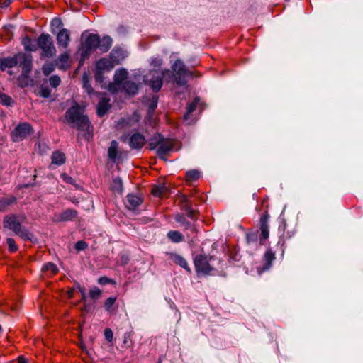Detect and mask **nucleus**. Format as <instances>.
<instances>
[{
    "mask_svg": "<svg viewBox=\"0 0 363 363\" xmlns=\"http://www.w3.org/2000/svg\"><path fill=\"white\" fill-rule=\"evenodd\" d=\"M158 363H161V360H160V359L159 360V362H158Z\"/></svg>",
    "mask_w": 363,
    "mask_h": 363,
    "instance_id": "59",
    "label": "nucleus"
},
{
    "mask_svg": "<svg viewBox=\"0 0 363 363\" xmlns=\"http://www.w3.org/2000/svg\"><path fill=\"white\" fill-rule=\"evenodd\" d=\"M143 202V199L140 196L129 194L126 196L125 205L129 210L134 211L140 206Z\"/></svg>",
    "mask_w": 363,
    "mask_h": 363,
    "instance_id": "17",
    "label": "nucleus"
},
{
    "mask_svg": "<svg viewBox=\"0 0 363 363\" xmlns=\"http://www.w3.org/2000/svg\"><path fill=\"white\" fill-rule=\"evenodd\" d=\"M182 201H183V202H187V199H186V197H184V198L182 199Z\"/></svg>",
    "mask_w": 363,
    "mask_h": 363,
    "instance_id": "58",
    "label": "nucleus"
},
{
    "mask_svg": "<svg viewBox=\"0 0 363 363\" xmlns=\"http://www.w3.org/2000/svg\"><path fill=\"white\" fill-rule=\"evenodd\" d=\"M39 95L43 98H48L50 95V90L48 88H41Z\"/></svg>",
    "mask_w": 363,
    "mask_h": 363,
    "instance_id": "47",
    "label": "nucleus"
},
{
    "mask_svg": "<svg viewBox=\"0 0 363 363\" xmlns=\"http://www.w3.org/2000/svg\"><path fill=\"white\" fill-rule=\"evenodd\" d=\"M269 216L267 212H265L259 218V242L261 245H264L269 236Z\"/></svg>",
    "mask_w": 363,
    "mask_h": 363,
    "instance_id": "13",
    "label": "nucleus"
},
{
    "mask_svg": "<svg viewBox=\"0 0 363 363\" xmlns=\"http://www.w3.org/2000/svg\"><path fill=\"white\" fill-rule=\"evenodd\" d=\"M84 109L78 104L74 103L65 114L66 122L71 126L76 128L83 133L85 138H89L93 128L87 116L84 114Z\"/></svg>",
    "mask_w": 363,
    "mask_h": 363,
    "instance_id": "1",
    "label": "nucleus"
},
{
    "mask_svg": "<svg viewBox=\"0 0 363 363\" xmlns=\"http://www.w3.org/2000/svg\"><path fill=\"white\" fill-rule=\"evenodd\" d=\"M70 42V32L66 29H61L57 35V43L59 47L67 48Z\"/></svg>",
    "mask_w": 363,
    "mask_h": 363,
    "instance_id": "18",
    "label": "nucleus"
},
{
    "mask_svg": "<svg viewBox=\"0 0 363 363\" xmlns=\"http://www.w3.org/2000/svg\"><path fill=\"white\" fill-rule=\"evenodd\" d=\"M104 336L108 342H111L113 337V333L110 328H106L104 330Z\"/></svg>",
    "mask_w": 363,
    "mask_h": 363,
    "instance_id": "46",
    "label": "nucleus"
},
{
    "mask_svg": "<svg viewBox=\"0 0 363 363\" xmlns=\"http://www.w3.org/2000/svg\"><path fill=\"white\" fill-rule=\"evenodd\" d=\"M167 259L172 262L174 264L180 266L184 269L187 272H191V268L188 264L186 259L181 255L175 252H166Z\"/></svg>",
    "mask_w": 363,
    "mask_h": 363,
    "instance_id": "15",
    "label": "nucleus"
},
{
    "mask_svg": "<svg viewBox=\"0 0 363 363\" xmlns=\"http://www.w3.org/2000/svg\"><path fill=\"white\" fill-rule=\"evenodd\" d=\"M200 172L196 169L187 171L186 173V179L187 182H195L198 180L200 178Z\"/></svg>",
    "mask_w": 363,
    "mask_h": 363,
    "instance_id": "31",
    "label": "nucleus"
},
{
    "mask_svg": "<svg viewBox=\"0 0 363 363\" xmlns=\"http://www.w3.org/2000/svg\"><path fill=\"white\" fill-rule=\"evenodd\" d=\"M6 243L9 246V250L10 252H13L18 250V245H16L13 238H8L6 240Z\"/></svg>",
    "mask_w": 363,
    "mask_h": 363,
    "instance_id": "40",
    "label": "nucleus"
},
{
    "mask_svg": "<svg viewBox=\"0 0 363 363\" xmlns=\"http://www.w3.org/2000/svg\"><path fill=\"white\" fill-rule=\"evenodd\" d=\"M11 0H0V7H7L11 4Z\"/></svg>",
    "mask_w": 363,
    "mask_h": 363,
    "instance_id": "50",
    "label": "nucleus"
},
{
    "mask_svg": "<svg viewBox=\"0 0 363 363\" xmlns=\"http://www.w3.org/2000/svg\"><path fill=\"white\" fill-rule=\"evenodd\" d=\"M78 212L76 210L68 208L62 212L59 216V220L68 221L77 218Z\"/></svg>",
    "mask_w": 363,
    "mask_h": 363,
    "instance_id": "25",
    "label": "nucleus"
},
{
    "mask_svg": "<svg viewBox=\"0 0 363 363\" xmlns=\"http://www.w3.org/2000/svg\"><path fill=\"white\" fill-rule=\"evenodd\" d=\"M127 94L135 95L138 92L139 86L135 82L128 80L125 81L121 87Z\"/></svg>",
    "mask_w": 363,
    "mask_h": 363,
    "instance_id": "21",
    "label": "nucleus"
},
{
    "mask_svg": "<svg viewBox=\"0 0 363 363\" xmlns=\"http://www.w3.org/2000/svg\"><path fill=\"white\" fill-rule=\"evenodd\" d=\"M145 143V138L140 133H135L130 138V146L132 148L140 149Z\"/></svg>",
    "mask_w": 363,
    "mask_h": 363,
    "instance_id": "22",
    "label": "nucleus"
},
{
    "mask_svg": "<svg viewBox=\"0 0 363 363\" xmlns=\"http://www.w3.org/2000/svg\"><path fill=\"white\" fill-rule=\"evenodd\" d=\"M99 43V36L96 34H89L82 45V57L85 58L89 56L91 52L98 48Z\"/></svg>",
    "mask_w": 363,
    "mask_h": 363,
    "instance_id": "11",
    "label": "nucleus"
},
{
    "mask_svg": "<svg viewBox=\"0 0 363 363\" xmlns=\"http://www.w3.org/2000/svg\"><path fill=\"white\" fill-rule=\"evenodd\" d=\"M174 141L172 139H166L159 136V139L156 141H151L149 144L150 149H156L157 155L165 160L166 156L168 153L174 149Z\"/></svg>",
    "mask_w": 363,
    "mask_h": 363,
    "instance_id": "7",
    "label": "nucleus"
},
{
    "mask_svg": "<svg viewBox=\"0 0 363 363\" xmlns=\"http://www.w3.org/2000/svg\"><path fill=\"white\" fill-rule=\"evenodd\" d=\"M55 23L61 24V22H60V20H58V19H54V20L52 21V24H55Z\"/></svg>",
    "mask_w": 363,
    "mask_h": 363,
    "instance_id": "55",
    "label": "nucleus"
},
{
    "mask_svg": "<svg viewBox=\"0 0 363 363\" xmlns=\"http://www.w3.org/2000/svg\"><path fill=\"white\" fill-rule=\"evenodd\" d=\"M175 220L177 222H179V223H183L184 221H186L185 218H184L183 216H181L179 214H177L176 216H175Z\"/></svg>",
    "mask_w": 363,
    "mask_h": 363,
    "instance_id": "51",
    "label": "nucleus"
},
{
    "mask_svg": "<svg viewBox=\"0 0 363 363\" xmlns=\"http://www.w3.org/2000/svg\"><path fill=\"white\" fill-rule=\"evenodd\" d=\"M26 219V216L22 215L13 214L6 216L4 218V226L12 230L23 240H31L33 237L32 233L22 226V223Z\"/></svg>",
    "mask_w": 363,
    "mask_h": 363,
    "instance_id": "3",
    "label": "nucleus"
},
{
    "mask_svg": "<svg viewBox=\"0 0 363 363\" xmlns=\"http://www.w3.org/2000/svg\"><path fill=\"white\" fill-rule=\"evenodd\" d=\"M33 133L31 125L27 123L19 124L11 133L13 142H19L23 140L27 136Z\"/></svg>",
    "mask_w": 363,
    "mask_h": 363,
    "instance_id": "12",
    "label": "nucleus"
},
{
    "mask_svg": "<svg viewBox=\"0 0 363 363\" xmlns=\"http://www.w3.org/2000/svg\"><path fill=\"white\" fill-rule=\"evenodd\" d=\"M111 45L112 39L109 36H105L102 39L99 38L98 48L101 52H106L111 48Z\"/></svg>",
    "mask_w": 363,
    "mask_h": 363,
    "instance_id": "26",
    "label": "nucleus"
},
{
    "mask_svg": "<svg viewBox=\"0 0 363 363\" xmlns=\"http://www.w3.org/2000/svg\"><path fill=\"white\" fill-rule=\"evenodd\" d=\"M275 258V253L271 249H268L263 257V260L264 262L263 266L257 268L258 274H261L262 272L268 270L272 267V262Z\"/></svg>",
    "mask_w": 363,
    "mask_h": 363,
    "instance_id": "16",
    "label": "nucleus"
},
{
    "mask_svg": "<svg viewBox=\"0 0 363 363\" xmlns=\"http://www.w3.org/2000/svg\"><path fill=\"white\" fill-rule=\"evenodd\" d=\"M83 88L89 95L94 93V89L91 87L89 79L85 77L83 78Z\"/></svg>",
    "mask_w": 363,
    "mask_h": 363,
    "instance_id": "38",
    "label": "nucleus"
},
{
    "mask_svg": "<svg viewBox=\"0 0 363 363\" xmlns=\"http://www.w3.org/2000/svg\"><path fill=\"white\" fill-rule=\"evenodd\" d=\"M169 191L167 186L163 184H159L157 185H154L151 190V194L154 196L157 197H163L165 196Z\"/></svg>",
    "mask_w": 363,
    "mask_h": 363,
    "instance_id": "24",
    "label": "nucleus"
},
{
    "mask_svg": "<svg viewBox=\"0 0 363 363\" xmlns=\"http://www.w3.org/2000/svg\"><path fill=\"white\" fill-rule=\"evenodd\" d=\"M172 69L173 71L172 74V82L179 86H184L186 84V77L192 76V73L186 69L184 62L179 59L174 62Z\"/></svg>",
    "mask_w": 363,
    "mask_h": 363,
    "instance_id": "5",
    "label": "nucleus"
},
{
    "mask_svg": "<svg viewBox=\"0 0 363 363\" xmlns=\"http://www.w3.org/2000/svg\"><path fill=\"white\" fill-rule=\"evenodd\" d=\"M99 97V101L97 105V114L99 116H104L107 111L111 108V105L110 104V99L107 96L105 93L96 94Z\"/></svg>",
    "mask_w": 363,
    "mask_h": 363,
    "instance_id": "14",
    "label": "nucleus"
},
{
    "mask_svg": "<svg viewBox=\"0 0 363 363\" xmlns=\"http://www.w3.org/2000/svg\"><path fill=\"white\" fill-rule=\"evenodd\" d=\"M49 83L52 88H57L61 83V79L57 75L51 76L49 78Z\"/></svg>",
    "mask_w": 363,
    "mask_h": 363,
    "instance_id": "37",
    "label": "nucleus"
},
{
    "mask_svg": "<svg viewBox=\"0 0 363 363\" xmlns=\"http://www.w3.org/2000/svg\"><path fill=\"white\" fill-rule=\"evenodd\" d=\"M71 60L68 52L61 54L56 60V65L60 69L65 70L70 67Z\"/></svg>",
    "mask_w": 363,
    "mask_h": 363,
    "instance_id": "20",
    "label": "nucleus"
},
{
    "mask_svg": "<svg viewBox=\"0 0 363 363\" xmlns=\"http://www.w3.org/2000/svg\"><path fill=\"white\" fill-rule=\"evenodd\" d=\"M116 298L115 297H112V296L108 297L106 300L105 303H104L106 310H107L108 311H111L112 308L116 302Z\"/></svg>",
    "mask_w": 363,
    "mask_h": 363,
    "instance_id": "39",
    "label": "nucleus"
},
{
    "mask_svg": "<svg viewBox=\"0 0 363 363\" xmlns=\"http://www.w3.org/2000/svg\"><path fill=\"white\" fill-rule=\"evenodd\" d=\"M111 187V190L114 193L121 194L123 192V182H122V180L121 179V178L116 177V178L113 179L112 181Z\"/></svg>",
    "mask_w": 363,
    "mask_h": 363,
    "instance_id": "30",
    "label": "nucleus"
},
{
    "mask_svg": "<svg viewBox=\"0 0 363 363\" xmlns=\"http://www.w3.org/2000/svg\"><path fill=\"white\" fill-rule=\"evenodd\" d=\"M22 44L26 50L35 51L37 49L35 41L28 36H25L22 39Z\"/></svg>",
    "mask_w": 363,
    "mask_h": 363,
    "instance_id": "28",
    "label": "nucleus"
},
{
    "mask_svg": "<svg viewBox=\"0 0 363 363\" xmlns=\"http://www.w3.org/2000/svg\"><path fill=\"white\" fill-rule=\"evenodd\" d=\"M184 208H185L186 215L189 218H190L191 219H197L198 218V215H199L198 211L191 208V207L188 204H186Z\"/></svg>",
    "mask_w": 363,
    "mask_h": 363,
    "instance_id": "35",
    "label": "nucleus"
},
{
    "mask_svg": "<svg viewBox=\"0 0 363 363\" xmlns=\"http://www.w3.org/2000/svg\"><path fill=\"white\" fill-rule=\"evenodd\" d=\"M199 101L198 98H195L192 102L188 104L186 107V112L184 114V118L186 120L189 116L196 110V106Z\"/></svg>",
    "mask_w": 363,
    "mask_h": 363,
    "instance_id": "32",
    "label": "nucleus"
},
{
    "mask_svg": "<svg viewBox=\"0 0 363 363\" xmlns=\"http://www.w3.org/2000/svg\"><path fill=\"white\" fill-rule=\"evenodd\" d=\"M52 164L60 166L65 163L66 156L65 155L60 151H54L51 155Z\"/></svg>",
    "mask_w": 363,
    "mask_h": 363,
    "instance_id": "23",
    "label": "nucleus"
},
{
    "mask_svg": "<svg viewBox=\"0 0 363 363\" xmlns=\"http://www.w3.org/2000/svg\"><path fill=\"white\" fill-rule=\"evenodd\" d=\"M71 201L75 204L78 203V200L77 199H71Z\"/></svg>",
    "mask_w": 363,
    "mask_h": 363,
    "instance_id": "57",
    "label": "nucleus"
},
{
    "mask_svg": "<svg viewBox=\"0 0 363 363\" xmlns=\"http://www.w3.org/2000/svg\"><path fill=\"white\" fill-rule=\"evenodd\" d=\"M162 64V60L161 58H153L151 60V65L155 67H160Z\"/></svg>",
    "mask_w": 363,
    "mask_h": 363,
    "instance_id": "48",
    "label": "nucleus"
},
{
    "mask_svg": "<svg viewBox=\"0 0 363 363\" xmlns=\"http://www.w3.org/2000/svg\"><path fill=\"white\" fill-rule=\"evenodd\" d=\"M18 66L22 69L21 77L28 78L33 67V57L30 54L19 52L12 57L0 59V70L4 71L6 68Z\"/></svg>",
    "mask_w": 363,
    "mask_h": 363,
    "instance_id": "2",
    "label": "nucleus"
},
{
    "mask_svg": "<svg viewBox=\"0 0 363 363\" xmlns=\"http://www.w3.org/2000/svg\"><path fill=\"white\" fill-rule=\"evenodd\" d=\"M16 202V198L12 197L11 199H3L0 200V211H4L6 208Z\"/></svg>",
    "mask_w": 363,
    "mask_h": 363,
    "instance_id": "34",
    "label": "nucleus"
},
{
    "mask_svg": "<svg viewBox=\"0 0 363 363\" xmlns=\"http://www.w3.org/2000/svg\"><path fill=\"white\" fill-rule=\"evenodd\" d=\"M114 55L115 51L113 50L110 54L111 59L104 57L96 62L94 77L97 82L100 84L104 83L105 80V72H111L116 65L120 64L118 60L114 59Z\"/></svg>",
    "mask_w": 363,
    "mask_h": 363,
    "instance_id": "4",
    "label": "nucleus"
},
{
    "mask_svg": "<svg viewBox=\"0 0 363 363\" xmlns=\"http://www.w3.org/2000/svg\"><path fill=\"white\" fill-rule=\"evenodd\" d=\"M61 178L65 182L73 185L77 189H81V186L77 184L75 182V180L72 177L69 176L67 174L62 173L61 174Z\"/></svg>",
    "mask_w": 363,
    "mask_h": 363,
    "instance_id": "33",
    "label": "nucleus"
},
{
    "mask_svg": "<svg viewBox=\"0 0 363 363\" xmlns=\"http://www.w3.org/2000/svg\"><path fill=\"white\" fill-rule=\"evenodd\" d=\"M213 257L206 255H197L194 259L195 270L198 274L210 275L214 270L211 264Z\"/></svg>",
    "mask_w": 363,
    "mask_h": 363,
    "instance_id": "6",
    "label": "nucleus"
},
{
    "mask_svg": "<svg viewBox=\"0 0 363 363\" xmlns=\"http://www.w3.org/2000/svg\"><path fill=\"white\" fill-rule=\"evenodd\" d=\"M0 101L4 104V105H6V106H10L12 103V99L6 95V94H1L0 96Z\"/></svg>",
    "mask_w": 363,
    "mask_h": 363,
    "instance_id": "43",
    "label": "nucleus"
},
{
    "mask_svg": "<svg viewBox=\"0 0 363 363\" xmlns=\"http://www.w3.org/2000/svg\"><path fill=\"white\" fill-rule=\"evenodd\" d=\"M38 46L42 50V56L51 57L56 53L52 40L48 34H41L37 40Z\"/></svg>",
    "mask_w": 363,
    "mask_h": 363,
    "instance_id": "9",
    "label": "nucleus"
},
{
    "mask_svg": "<svg viewBox=\"0 0 363 363\" xmlns=\"http://www.w3.org/2000/svg\"><path fill=\"white\" fill-rule=\"evenodd\" d=\"M158 104V97L157 96H154L149 104V113H152L155 111L157 106Z\"/></svg>",
    "mask_w": 363,
    "mask_h": 363,
    "instance_id": "41",
    "label": "nucleus"
},
{
    "mask_svg": "<svg viewBox=\"0 0 363 363\" xmlns=\"http://www.w3.org/2000/svg\"><path fill=\"white\" fill-rule=\"evenodd\" d=\"M111 280L106 277H102L99 279V283L101 284H106L111 283Z\"/></svg>",
    "mask_w": 363,
    "mask_h": 363,
    "instance_id": "49",
    "label": "nucleus"
},
{
    "mask_svg": "<svg viewBox=\"0 0 363 363\" xmlns=\"http://www.w3.org/2000/svg\"><path fill=\"white\" fill-rule=\"evenodd\" d=\"M87 298H91L92 300L94 296H82V301H83L84 303L87 301Z\"/></svg>",
    "mask_w": 363,
    "mask_h": 363,
    "instance_id": "54",
    "label": "nucleus"
},
{
    "mask_svg": "<svg viewBox=\"0 0 363 363\" xmlns=\"http://www.w3.org/2000/svg\"><path fill=\"white\" fill-rule=\"evenodd\" d=\"M166 74H171L169 69H164L162 72L157 70L150 71L145 77V81L155 92L160 90L163 84V77Z\"/></svg>",
    "mask_w": 363,
    "mask_h": 363,
    "instance_id": "8",
    "label": "nucleus"
},
{
    "mask_svg": "<svg viewBox=\"0 0 363 363\" xmlns=\"http://www.w3.org/2000/svg\"><path fill=\"white\" fill-rule=\"evenodd\" d=\"M18 363H27V360L23 357H19Z\"/></svg>",
    "mask_w": 363,
    "mask_h": 363,
    "instance_id": "53",
    "label": "nucleus"
},
{
    "mask_svg": "<svg viewBox=\"0 0 363 363\" xmlns=\"http://www.w3.org/2000/svg\"><path fill=\"white\" fill-rule=\"evenodd\" d=\"M118 143L116 140H113L111 143V145L108 149V158L115 162L118 155Z\"/></svg>",
    "mask_w": 363,
    "mask_h": 363,
    "instance_id": "27",
    "label": "nucleus"
},
{
    "mask_svg": "<svg viewBox=\"0 0 363 363\" xmlns=\"http://www.w3.org/2000/svg\"><path fill=\"white\" fill-rule=\"evenodd\" d=\"M87 247H88L87 243L83 240L77 241V243L75 244V248L78 251L84 250L86 249Z\"/></svg>",
    "mask_w": 363,
    "mask_h": 363,
    "instance_id": "44",
    "label": "nucleus"
},
{
    "mask_svg": "<svg viewBox=\"0 0 363 363\" xmlns=\"http://www.w3.org/2000/svg\"><path fill=\"white\" fill-rule=\"evenodd\" d=\"M182 224L184 225V228L186 230H189L191 231V233L193 235H196V228L193 225H191L189 222L186 220Z\"/></svg>",
    "mask_w": 363,
    "mask_h": 363,
    "instance_id": "45",
    "label": "nucleus"
},
{
    "mask_svg": "<svg viewBox=\"0 0 363 363\" xmlns=\"http://www.w3.org/2000/svg\"><path fill=\"white\" fill-rule=\"evenodd\" d=\"M132 340H131V333H125L123 336V345L126 347H129L131 346Z\"/></svg>",
    "mask_w": 363,
    "mask_h": 363,
    "instance_id": "42",
    "label": "nucleus"
},
{
    "mask_svg": "<svg viewBox=\"0 0 363 363\" xmlns=\"http://www.w3.org/2000/svg\"><path fill=\"white\" fill-rule=\"evenodd\" d=\"M99 294H100V291H98L97 292L91 291V292L90 293V295H91V296H94V295H99Z\"/></svg>",
    "mask_w": 363,
    "mask_h": 363,
    "instance_id": "56",
    "label": "nucleus"
},
{
    "mask_svg": "<svg viewBox=\"0 0 363 363\" xmlns=\"http://www.w3.org/2000/svg\"><path fill=\"white\" fill-rule=\"evenodd\" d=\"M128 72L125 68H120L115 71L113 76V82L109 83L108 86V90L113 93H117L121 90V87L123 84L128 81Z\"/></svg>",
    "mask_w": 363,
    "mask_h": 363,
    "instance_id": "10",
    "label": "nucleus"
},
{
    "mask_svg": "<svg viewBox=\"0 0 363 363\" xmlns=\"http://www.w3.org/2000/svg\"><path fill=\"white\" fill-rule=\"evenodd\" d=\"M55 66L54 64L46 63L43 66L42 70H43L44 75L48 76L55 70Z\"/></svg>",
    "mask_w": 363,
    "mask_h": 363,
    "instance_id": "36",
    "label": "nucleus"
},
{
    "mask_svg": "<svg viewBox=\"0 0 363 363\" xmlns=\"http://www.w3.org/2000/svg\"><path fill=\"white\" fill-rule=\"evenodd\" d=\"M58 272L59 269L57 265L52 262L45 264L41 269L42 276L43 277H52L57 274Z\"/></svg>",
    "mask_w": 363,
    "mask_h": 363,
    "instance_id": "19",
    "label": "nucleus"
},
{
    "mask_svg": "<svg viewBox=\"0 0 363 363\" xmlns=\"http://www.w3.org/2000/svg\"><path fill=\"white\" fill-rule=\"evenodd\" d=\"M167 236L172 242L174 243H178L184 240L183 235L177 230L169 231Z\"/></svg>",
    "mask_w": 363,
    "mask_h": 363,
    "instance_id": "29",
    "label": "nucleus"
},
{
    "mask_svg": "<svg viewBox=\"0 0 363 363\" xmlns=\"http://www.w3.org/2000/svg\"><path fill=\"white\" fill-rule=\"evenodd\" d=\"M121 262H123V264H127L128 262V257L127 256L122 255L121 256Z\"/></svg>",
    "mask_w": 363,
    "mask_h": 363,
    "instance_id": "52",
    "label": "nucleus"
}]
</instances>
